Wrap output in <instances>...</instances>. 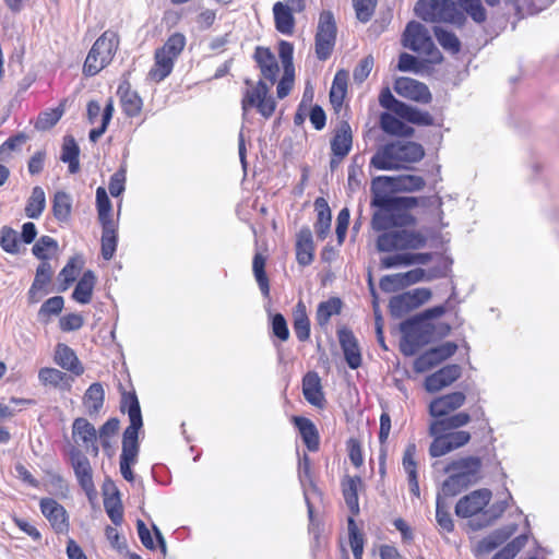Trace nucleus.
I'll list each match as a JSON object with an SVG mask.
<instances>
[{
  "instance_id": "nucleus-16",
  "label": "nucleus",
  "mask_w": 559,
  "mask_h": 559,
  "mask_svg": "<svg viewBox=\"0 0 559 559\" xmlns=\"http://www.w3.org/2000/svg\"><path fill=\"white\" fill-rule=\"evenodd\" d=\"M72 438L76 444L83 445L86 450L91 449L93 455H98L97 431L86 418L79 417L74 419Z\"/></svg>"
},
{
  "instance_id": "nucleus-26",
  "label": "nucleus",
  "mask_w": 559,
  "mask_h": 559,
  "mask_svg": "<svg viewBox=\"0 0 559 559\" xmlns=\"http://www.w3.org/2000/svg\"><path fill=\"white\" fill-rule=\"evenodd\" d=\"M95 285V273L91 270L85 271L74 287L72 299L81 305L90 304L93 298Z\"/></svg>"
},
{
  "instance_id": "nucleus-59",
  "label": "nucleus",
  "mask_w": 559,
  "mask_h": 559,
  "mask_svg": "<svg viewBox=\"0 0 559 559\" xmlns=\"http://www.w3.org/2000/svg\"><path fill=\"white\" fill-rule=\"evenodd\" d=\"M186 46V37L181 33H174L168 37L163 47L158 48L163 53H166L177 60Z\"/></svg>"
},
{
  "instance_id": "nucleus-33",
  "label": "nucleus",
  "mask_w": 559,
  "mask_h": 559,
  "mask_svg": "<svg viewBox=\"0 0 559 559\" xmlns=\"http://www.w3.org/2000/svg\"><path fill=\"white\" fill-rule=\"evenodd\" d=\"M175 61L176 59L157 49L155 51L154 66L148 72L150 79L155 82H160L166 79L171 73Z\"/></svg>"
},
{
  "instance_id": "nucleus-21",
  "label": "nucleus",
  "mask_w": 559,
  "mask_h": 559,
  "mask_svg": "<svg viewBox=\"0 0 559 559\" xmlns=\"http://www.w3.org/2000/svg\"><path fill=\"white\" fill-rule=\"evenodd\" d=\"M70 461L80 486L85 491L93 490V472L87 456L80 450L72 449L70 452Z\"/></svg>"
},
{
  "instance_id": "nucleus-38",
  "label": "nucleus",
  "mask_w": 559,
  "mask_h": 559,
  "mask_svg": "<svg viewBox=\"0 0 559 559\" xmlns=\"http://www.w3.org/2000/svg\"><path fill=\"white\" fill-rule=\"evenodd\" d=\"M516 531V525H508L503 528L497 530L489 536L480 540L478 548L483 552H490L496 549L499 545L504 543L511 535Z\"/></svg>"
},
{
  "instance_id": "nucleus-30",
  "label": "nucleus",
  "mask_w": 559,
  "mask_h": 559,
  "mask_svg": "<svg viewBox=\"0 0 559 559\" xmlns=\"http://www.w3.org/2000/svg\"><path fill=\"white\" fill-rule=\"evenodd\" d=\"M353 144V136L350 127L344 123L335 133L331 141V150L333 155L343 159L350 151Z\"/></svg>"
},
{
  "instance_id": "nucleus-13",
  "label": "nucleus",
  "mask_w": 559,
  "mask_h": 559,
  "mask_svg": "<svg viewBox=\"0 0 559 559\" xmlns=\"http://www.w3.org/2000/svg\"><path fill=\"white\" fill-rule=\"evenodd\" d=\"M466 402L465 393L461 391L451 392L433 399L428 407L431 421H442L457 416L459 411Z\"/></svg>"
},
{
  "instance_id": "nucleus-63",
  "label": "nucleus",
  "mask_w": 559,
  "mask_h": 559,
  "mask_svg": "<svg viewBox=\"0 0 559 559\" xmlns=\"http://www.w3.org/2000/svg\"><path fill=\"white\" fill-rule=\"evenodd\" d=\"M66 378V373L56 368L45 367L38 372V379L44 385L59 386Z\"/></svg>"
},
{
  "instance_id": "nucleus-23",
  "label": "nucleus",
  "mask_w": 559,
  "mask_h": 559,
  "mask_svg": "<svg viewBox=\"0 0 559 559\" xmlns=\"http://www.w3.org/2000/svg\"><path fill=\"white\" fill-rule=\"evenodd\" d=\"M338 340L348 367L357 369L361 365V354L356 337L350 331L341 330Z\"/></svg>"
},
{
  "instance_id": "nucleus-52",
  "label": "nucleus",
  "mask_w": 559,
  "mask_h": 559,
  "mask_svg": "<svg viewBox=\"0 0 559 559\" xmlns=\"http://www.w3.org/2000/svg\"><path fill=\"white\" fill-rule=\"evenodd\" d=\"M104 508L107 515L115 525H120L122 523L123 508L118 491L111 496L105 497Z\"/></svg>"
},
{
  "instance_id": "nucleus-54",
  "label": "nucleus",
  "mask_w": 559,
  "mask_h": 559,
  "mask_svg": "<svg viewBox=\"0 0 559 559\" xmlns=\"http://www.w3.org/2000/svg\"><path fill=\"white\" fill-rule=\"evenodd\" d=\"M123 112L128 117H135L142 110V99L134 91L127 90L120 96Z\"/></svg>"
},
{
  "instance_id": "nucleus-14",
  "label": "nucleus",
  "mask_w": 559,
  "mask_h": 559,
  "mask_svg": "<svg viewBox=\"0 0 559 559\" xmlns=\"http://www.w3.org/2000/svg\"><path fill=\"white\" fill-rule=\"evenodd\" d=\"M456 349L455 343L444 342L418 356L414 361V370L419 373L426 372L453 356Z\"/></svg>"
},
{
  "instance_id": "nucleus-22",
  "label": "nucleus",
  "mask_w": 559,
  "mask_h": 559,
  "mask_svg": "<svg viewBox=\"0 0 559 559\" xmlns=\"http://www.w3.org/2000/svg\"><path fill=\"white\" fill-rule=\"evenodd\" d=\"M302 393L306 401L319 408L324 406L325 400L322 392L321 379L314 371H309L302 379Z\"/></svg>"
},
{
  "instance_id": "nucleus-44",
  "label": "nucleus",
  "mask_w": 559,
  "mask_h": 559,
  "mask_svg": "<svg viewBox=\"0 0 559 559\" xmlns=\"http://www.w3.org/2000/svg\"><path fill=\"white\" fill-rule=\"evenodd\" d=\"M72 209V199L64 191H57L52 201V213L57 221L67 222Z\"/></svg>"
},
{
  "instance_id": "nucleus-4",
  "label": "nucleus",
  "mask_w": 559,
  "mask_h": 559,
  "mask_svg": "<svg viewBox=\"0 0 559 559\" xmlns=\"http://www.w3.org/2000/svg\"><path fill=\"white\" fill-rule=\"evenodd\" d=\"M120 409L127 413L130 425L126 428L122 437V451L120 462L135 464L139 454V431L143 426L141 407L134 392H124L121 396Z\"/></svg>"
},
{
  "instance_id": "nucleus-9",
  "label": "nucleus",
  "mask_w": 559,
  "mask_h": 559,
  "mask_svg": "<svg viewBox=\"0 0 559 559\" xmlns=\"http://www.w3.org/2000/svg\"><path fill=\"white\" fill-rule=\"evenodd\" d=\"M472 417L466 412H461L457 416L447 420L430 421L428 432L433 438L430 447L429 454L432 457H440L453 451L450 442L448 441L444 432L453 429H459L468 425Z\"/></svg>"
},
{
  "instance_id": "nucleus-43",
  "label": "nucleus",
  "mask_w": 559,
  "mask_h": 559,
  "mask_svg": "<svg viewBox=\"0 0 559 559\" xmlns=\"http://www.w3.org/2000/svg\"><path fill=\"white\" fill-rule=\"evenodd\" d=\"M347 73L343 70L337 71L334 76L330 91V100L335 108L343 105L347 92Z\"/></svg>"
},
{
  "instance_id": "nucleus-51",
  "label": "nucleus",
  "mask_w": 559,
  "mask_h": 559,
  "mask_svg": "<svg viewBox=\"0 0 559 559\" xmlns=\"http://www.w3.org/2000/svg\"><path fill=\"white\" fill-rule=\"evenodd\" d=\"M81 265L78 259L72 258L68 261V263L60 271L58 278L60 282L59 290H67L71 284L76 280L80 274Z\"/></svg>"
},
{
  "instance_id": "nucleus-34",
  "label": "nucleus",
  "mask_w": 559,
  "mask_h": 559,
  "mask_svg": "<svg viewBox=\"0 0 559 559\" xmlns=\"http://www.w3.org/2000/svg\"><path fill=\"white\" fill-rule=\"evenodd\" d=\"M361 485L359 476H346L342 480V491L347 507L353 514L359 512L358 487Z\"/></svg>"
},
{
  "instance_id": "nucleus-15",
  "label": "nucleus",
  "mask_w": 559,
  "mask_h": 559,
  "mask_svg": "<svg viewBox=\"0 0 559 559\" xmlns=\"http://www.w3.org/2000/svg\"><path fill=\"white\" fill-rule=\"evenodd\" d=\"M394 91L404 98L428 104L431 100L429 88L421 82L411 78H399L394 82Z\"/></svg>"
},
{
  "instance_id": "nucleus-53",
  "label": "nucleus",
  "mask_w": 559,
  "mask_h": 559,
  "mask_svg": "<svg viewBox=\"0 0 559 559\" xmlns=\"http://www.w3.org/2000/svg\"><path fill=\"white\" fill-rule=\"evenodd\" d=\"M294 332L301 342L307 341L310 336V321L301 304H298V309L294 316Z\"/></svg>"
},
{
  "instance_id": "nucleus-58",
  "label": "nucleus",
  "mask_w": 559,
  "mask_h": 559,
  "mask_svg": "<svg viewBox=\"0 0 559 559\" xmlns=\"http://www.w3.org/2000/svg\"><path fill=\"white\" fill-rule=\"evenodd\" d=\"M264 267H265V259L260 253H257L253 258V263H252L253 274L258 282L261 293L264 296H267L269 292H270V285H269V280L265 274Z\"/></svg>"
},
{
  "instance_id": "nucleus-2",
  "label": "nucleus",
  "mask_w": 559,
  "mask_h": 559,
  "mask_svg": "<svg viewBox=\"0 0 559 559\" xmlns=\"http://www.w3.org/2000/svg\"><path fill=\"white\" fill-rule=\"evenodd\" d=\"M390 180L386 176H380L372 180V201L371 205L379 210L374 212L371 226L376 231H389L395 226H406L414 222L407 210L417 205L418 200L413 197H395L380 193L382 181Z\"/></svg>"
},
{
  "instance_id": "nucleus-61",
  "label": "nucleus",
  "mask_w": 559,
  "mask_h": 559,
  "mask_svg": "<svg viewBox=\"0 0 559 559\" xmlns=\"http://www.w3.org/2000/svg\"><path fill=\"white\" fill-rule=\"evenodd\" d=\"M63 115V108L57 107L50 110H46L37 117V120L35 122V128L37 130H48L52 128L62 117Z\"/></svg>"
},
{
  "instance_id": "nucleus-42",
  "label": "nucleus",
  "mask_w": 559,
  "mask_h": 559,
  "mask_svg": "<svg viewBox=\"0 0 559 559\" xmlns=\"http://www.w3.org/2000/svg\"><path fill=\"white\" fill-rule=\"evenodd\" d=\"M46 207V195L41 187L33 188L25 206V214L29 218H38Z\"/></svg>"
},
{
  "instance_id": "nucleus-39",
  "label": "nucleus",
  "mask_w": 559,
  "mask_h": 559,
  "mask_svg": "<svg viewBox=\"0 0 559 559\" xmlns=\"http://www.w3.org/2000/svg\"><path fill=\"white\" fill-rule=\"evenodd\" d=\"M390 180L382 181L381 186H388L404 191H418L425 187V180L420 176L404 175L396 178L389 177Z\"/></svg>"
},
{
  "instance_id": "nucleus-10",
  "label": "nucleus",
  "mask_w": 559,
  "mask_h": 559,
  "mask_svg": "<svg viewBox=\"0 0 559 559\" xmlns=\"http://www.w3.org/2000/svg\"><path fill=\"white\" fill-rule=\"evenodd\" d=\"M404 47L427 57L430 62H439L442 57L435 46L428 29L419 22L412 21L407 24L403 34Z\"/></svg>"
},
{
  "instance_id": "nucleus-64",
  "label": "nucleus",
  "mask_w": 559,
  "mask_h": 559,
  "mask_svg": "<svg viewBox=\"0 0 559 559\" xmlns=\"http://www.w3.org/2000/svg\"><path fill=\"white\" fill-rule=\"evenodd\" d=\"M26 141L23 133H19L9 138L0 145V162H8L13 151L20 150L21 145Z\"/></svg>"
},
{
  "instance_id": "nucleus-12",
  "label": "nucleus",
  "mask_w": 559,
  "mask_h": 559,
  "mask_svg": "<svg viewBox=\"0 0 559 559\" xmlns=\"http://www.w3.org/2000/svg\"><path fill=\"white\" fill-rule=\"evenodd\" d=\"M336 40V23L331 11H322L319 16L316 34V55L320 60H326Z\"/></svg>"
},
{
  "instance_id": "nucleus-35",
  "label": "nucleus",
  "mask_w": 559,
  "mask_h": 559,
  "mask_svg": "<svg viewBox=\"0 0 559 559\" xmlns=\"http://www.w3.org/2000/svg\"><path fill=\"white\" fill-rule=\"evenodd\" d=\"M102 257L109 261L112 259L118 243L117 223H107L102 225Z\"/></svg>"
},
{
  "instance_id": "nucleus-24",
  "label": "nucleus",
  "mask_w": 559,
  "mask_h": 559,
  "mask_svg": "<svg viewBox=\"0 0 559 559\" xmlns=\"http://www.w3.org/2000/svg\"><path fill=\"white\" fill-rule=\"evenodd\" d=\"M370 166L378 170H392L400 168L394 144L390 143L378 148L370 160Z\"/></svg>"
},
{
  "instance_id": "nucleus-27",
  "label": "nucleus",
  "mask_w": 559,
  "mask_h": 559,
  "mask_svg": "<svg viewBox=\"0 0 559 559\" xmlns=\"http://www.w3.org/2000/svg\"><path fill=\"white\" fill-rule=\"evenodd\" d=\"M293 421L308 450L317 451L319 448V433L314 424L310 419L301 416H294Z\"/></svg>"
},
{
  "instance_id": "nucleus-56",
  "label": "nucleus",
  "mask_w": 559,
  "mask_h": 559,
  "mask_svg": "<svg viewBox=\"0 0 559 559\" xmlns=\"http://www.w3.org/2000/svg\"><path fill=\"white\" fill-rule=\"evenodd\" d=\"M58 249V242L49 237V236H43L40 237L37 242L33 246V254L43 260L47 261L52 253H55Z\"/></svg>"
},
{
  "instance_id": "nucleus-1",
  "label": "nucleus",
  "mask_w": 559,
  "mask_h": 559,
  "mask_svg": "<svg viewBox=\"0 0 559 559\" xmlns=\"http://www.w3.org/2000/svg\"><path fill=\"white\" fill-rule=\"evenodd\" d=\"M254 59L264 80H259L257 84L246 80L248 87L241 100L242 116L246 118L249 110L255 108L263 118L269 119L276 108V103L270 95V87L275 83L280 68L275 56L267 48L257 47Z\"/></svg>"
},
{
  "instance_id": "nucleus-11",
  "label": "nucleus",
  "mask_w": 559,
  "mask_h": 559,
  "mask_svg": "<svg viewBox=\"0 0 559 559\" xmlns=\"http://www.w3.org/2000/svg\"><path fill=\"white\" fill-rule=\"evenodd\" d=\"M491 497L492 493L489 489L474 490L459 499L455 506V514L459 518L473 519L471 521V526L473 527L475 522L481 520V513L488 507Z\"/></svg>"
},
{
  "instance_id": "nucleus-5",
  "label": "nucleus",
  "mask_w": 559,
  "mask_h": 559,
  "mask_svg": "<svg viewBox=\"0 0 559 559\" xmlns=\"http://www.w3.org/2000/svg\"><path fill=\"white\" fill-rule=\"evenodd\" d=\"M415 14L427 22H445L456 26L464 25L465 11L453 0H419Z\"/></svg>"
},
{
  "instance_id": "nucleus-18",
  "label": "nucleus",
  "mask_w": 559,
  "mask_h": 559,
  "mask_svg": "<svg viewBox=\"0 0 559 559\" xmlns=\"http://www.w3.org/2000/svg\"><path fill=\"white\" fill-rule=\"evenodd\" d=\"M40 510L56 533H67L69 519L66 509L51 498L40 500Z\"/></svg>"
},
{
  "instance_id": "nucleus-55",
  "label": "nucleus",
  "mask_w": 559,
  "mask_h": 559,
  "mask_svg": "<svg viewBox=\"0 0 559 559\" xmlns=\"http://www.w3.org/2000/svg\"><path fill=\"white\" fill-rule=\"evenodd\" d=\"M342 302L338 298H330L326 301L320 302L317 309V321L320 325L329 322L332 316L341 311Z\"/></svg>"
},
{
  "instance_id": "nucleus-28",
  "label": "nucleus",
  "mask_w": 559,
  "mask_h": 559,
  "mask_svg": "<svg viewBox=\"0 0 559 559\" xmlns=\"http://www.w3.org/2000/svg\"><path fill=\"white\" fill-rule=\"evenodd\" d=\"M55 361L61 368L71 371L76 376L83 373V367L81 366L73 349H71L68 345H57L55 353Z\"/></svg>"
},
{
  "instance_id": "nucleus-37",
  "label": "nucleus",
  "mask_w": 559,
  "mask_h": 559,
  "mask_svg": "<svg viewBox=\"0 0 559 559\" xmlns=\"http://www.w3.org/2000/svg\"><path fill=\"white\" fill-rule=\"evenodd\" d=\"M396 115L400 118L418 126H430L433 122L429 112L419 110L418 108L405 103L399 105L396 108Z\"/></svg>"
},
{
  "instance_id": "nucleus-50",
  "label": "nucleus",
  "mask_w": 559,
  "mask_h": 559,
  "mask_svg": "<svg viewBox=\"0 0 559 559\" xmlns=\"http://www.w3.org/2000/svg\"><path fill=\"white\" fill-rule=\"evenodd\" d=\"M448 497L441 496L438 491L437 495V506H436V520L438 525L442 531L447 533H451L454 530V523L451 518V514L448 510V504L445 503V499Z\"/></svg>"
},
{
  "instance_id": "nucleus-25",
  "label": "nucleus",
  "mask_w": 559,
  "mask_h": 559,
  "mask_svg": "<svg viewBox=\"0 0 559 559\" xmlns=\"http://www.w3.org/2000/svg\"><path fill=\"white\" fill-rule=\"evenodd\" d=\"M314 246L312 234L309 228H302L297 234L296 240V259L302 265H309L313 261Z\"/></svg>"
},
{
  "instance_id": "nucleus-36",
  "label": "nucleus",
  "mask_w": 559,
  "mask_h": 559,
  "mask_svg": "<svg viewBox=\"0 0 559 559\" xmlns=\"http://www.w3.org/2000/svg\"><path fill=\"white\" fill-rule=\"evenodd\" d=\"M273 14L276 29L285 35H289L294 29L293 10L282 2H276L273 7Z\"/></svg>"
},
{
  "instance_id": "nucleus-45",
  "label": "nucleus",
  "mask_w": 559,
  "mask_h": 559,
  "mask_svg": "<svg viewBox=\"0 0 559 559\" xmlns=\"http://www.w3.org/2000/svg\"><path fill=\"white\" fill-rule=\"evenodd\" d=\"M380 126L385 133L392 135H409L413 132L412 128L389 112L381 115Z\"/></svg>"
},
{
  "instance_id": "nucleus-6",
  "label": "nucleus",
  "mask_w": 559,
  "mask_h": 559,
  "mask_svg": "<svg viewBox=\"0 0 559 559\" xmlns=\"http://www.w3.org/2000/svg\"><path fill=\"white\" fill-rule=\"evenodd\" d=\"M118 46V35L112 31L104 32L87 53L83 66L84 74L93 76L106 68L111 62Z\"/></svg>"
},
{
  "instance_id": "nucleus-20",
  "label": "nucleus",
  "mask_w": 559,
  "mask_h": 559,
  "mask_svg": "<svg viewBox=\"0 0 559 559\" xmlns=\"http://www.w3.org/2000/svg\"><path fill=\"white\" fill-rule=\"evenodd\" d=\"M461 373L462 368L459 365H447L426 378L425 389L430 393L438 392L456 381Z\"/></svg>"
},
{
  "instance_id": "nucleus-17",
  "label": "nucleus",
  "mask_w": 559,
  "mask_h": 559,
  "mask_svg": "<svg viewBox=\"0 0 559 559\" xmlns=\"http://www.w3.org/2000/svg\"><path fill=\"white\" fill-rule=\"evenodd\" d=\"M451 262L447 259H442L440 263L428 270L420 267L413 269L411 271L401 273L403 277L404 287H408L420 282H431L436 278L447 276Z\"/></svg>"
},
{
  "instance_id": "nucleus-8",
  "label": "nucleus",
  "mask_w": 559,
  "mask_h": 559,
  "mask_svg": "<svg viewBox=\"0 0 559 559\" xmlns=\"http://www.w3.org/2000/svg\"><path fill=\"white\" fill-rule=\"evenodd\" d=\"M401 352L405 356H414L420 347L428 344L433 336L435 326L431 322L414 317L401 323Z\"/></svg>"
},
{
  "instance_id": "nucleus-47",
  "label": "nucleus",
  "mask_w": 559,
  "mask_h": 559,
  "mask_svg": "<svg viewBox=\"0 0 559 559\" xmlns=\"http://www.w3.org/2000/svg\"><path fill=\"white\" fill-rule=\"evenodd\" d=\"M489 5H496L499 0H485ZM460 7L468 14L476 23H481L486 20V10L480 0H457Z\"/></svg>"
},
{
  "instance_id": "nucleus-40",
  "label": "nucleus",
  "mask_w": 559,
  "mask_h": 559,
  "mask_svg": "<svg viewBox=\"0 0 559 559\" xmlns=\"http://www.w3.org/2000/svg\"><path fill=\"white\" fill-rule=\"evenodd\" d=\"M80 148L72 136H66L62 144L60 159L68 164L70 174H76L80 169Z\"/></svg>"
},
{
  "instance_id": "nucleus-7",
  "label": "nucleus",
  "mask_w": 559,
  "mask_h": 559,
  "mask_svg": "<svg viewBox=\"0 0 559 559\" xmlns=\"http://www.w3.org/2000/svg\"><path fill=\"white\" fill-rule=\"evenodd\" d=\"M426 236L414 229H391L380 234L376 247L380 252L406 251L421 249L426 246Z\"/></svg>"
},
{
  "instance_id": "nucleus-60",
  "label": "nucleus",
  "mask_w": 559,
  "mask_h": 559,
  "mask_svg": "<svg viewBox=\"0 0 559 559\" xmlns=\"http://www.w3.org/2000/svg\"><path fill=\"white\" fill-rule=\"evenodd\" d=\"M349 545L355 559H362L364 554V536L358 531L353 518L348 519Z\"/></svg>"
},
{
  "instance_id": "nucleus-32",
  "label": "nucleus",
  "mask_w": 559,
  "mask_h": 559,
  "mask_svg": "<svg viewBox=\"0 0 559 559\" xmlns=\"http://www.w3.org/2000/svg\"><path fill=\"white\" fill-rule=\"evenodd\" d=\"M314 207L318 213V219L314 225V230L319 239H325L331 227V210L328 202L323 198H318L314 201Z\"/></svg>"
},
{
  "instance_id": "nucleus-19",
  "label": "nucleus",
  "mask_w": 559,
  "mask_h": 559,
  "mask_svg": "<svg viewBox=\"0 0 559 559\" xmlns=\"http://www.w3.org/2000/svg\"><path fill=\"white\" fill-rule=\"evenodd\" d=\"M394 254L385 255L380 259V265L382 269H395L406 267L411 265H424L427 264L432 253H413L406 251H394Z\"/></svg>"
},
{
  "instance_id": "nucleus-3",
  "label": "nucleus",
  "mask_w": 559,
  "mask_h": 559,
  "mask_svg": "<svg viewBox=\"0 0 559 559\" xmlns=\"http://www.w3.org/2000/svg\"><path fill=\"white\" fill-rule=\"evenodd\" d=\"M481 460L473 455L451 460L443 467L448 476L439 489L440 495L454 497L477 484L481 477Z\"/></svg>"
},
{
  "instance_id": "nucleus-29",
  "label": "nucleus",
  "mask_w": 559,
  "mask_h": 559,
  "mask_svg": "<svg viewBox=\"0 0 559 559\" xmlns=\"http://www.w3.org/2000/svg\"><path fill=\"white\" fill-rule=\"evenodd\" d=\"M509 500H512V496L507 490L504 499L492 503L488 508H485V511L481 513V520L475 522L473 524V528L480 530L492 524L497 519H499L504 513L509 506Z\"/></svg>"
},
{
  "instance_id": "nucleus-62",
  "label": "nucleus",
  "mask_w": 559,
  "mask_h": 559,
  "mask_svg": "<svg viewBox=\"0 0 559 559\" xmlns=\"http://www.w3.org/2000/svg\"><path fill=\"white\" fill-rule=\"evenodd\" d=\"M416 453H417V447L415 442H409L404 451L403 455V468L405 473L407 474L408 478L418 477L417 473V462H416Z\"/></svg>"
},
{
  "instance_id": "nucleus-46",
  "label": "nucleus",
  "mask_w": 559,
  "mask_h": 559,
  "mask_svg": "<svg viewBox=\"0 0 559 559\" xmlns=\"http://www.w3.org/2000/svg\"><path fill=\"white\" fill-rule=\"evenodd\" d=\"M96 207L100 225H106L107 223H116L112 219L111 202L107 195L106 189L103 187H98L96 190Z\"/></svg>"
},
{
  "instance_id": "nucleus-49",
  "label": "nucleus",
  "mask_w": 559,
  "mask_h": 559,
  "mask_svg": "<svg viewBox=\"0 0 559 559\" xmlns=\"http://www.w3.org/2000/svg\"><path fill=\"white\" fill-rule=\"evenodd\" d=\"M389 307L392 316L395 318H402L406 313L417 309L409 294H407L406 292L401 295L392 297Z\"/></svg>"
},
{
  "instance_id": "nucleus-41",
  "label": "nucleus",
  "mask_w": 559,
  "mask_h": 559,
  "mask_svg": "<svg viewBox=\"0 0 559 559\" xmlns=\"http://www.w3.org/2000/svg\"><path fill=\"white\" fill-rule=\"evenodd\" d=\"M105 399L104 388L100 383L95 382L86 390L83 403L88 414H96L103 407Z\"/></svg>"
},
{
  "instance_id": "nucleus-31",
  "label": "nucleus",
  "mask_w": 559,
  "mask_h": 559,
  "mask_svg": "<svg viewBox=\"0 0 559 559\" xmlns=\"http://www.w3.org/2000/svg\"><path fill=\"white\" fill-rule=\"evenodd\" d=\"M393 144L396 148L400 167H402L404 163L419 162L425 155L423 146L418 143L397 141Z\"/></svg>"
},
{
  "instance_id": "nucleus-57",
  "label": "nucleus",
  "mask_w": 559,
  "mask_h": 559,
  "mask_svg": "<svg viewBox=\"0 0 559 559\" xmlns=\"http://www.w3.org/2000/svg\"><path fill=\"white\" fill-rule=\"evenodd\" d=\"M527 539L528 537L526 534H522L515 537L510 543H508L501 550H499L491 559H513L526 545Z\"/></svg>"
},
{
  "instance_id": "nucleus-48",
  "label": "nucleus",
  "mask_w": 559,
  "mask_h": 559,
  "mask_svg": "<svg viewBox=\"0 0 559 559\" xmlns=\"http://www.w3.org/2000/svg\"><path fill=\"white\" fill-rule=\"evenodd\" d=\"M435 36L440 46L448 52L455 55L461 50V41L457 36L440 26L433 28Z\"/></svg>"
}]
</instances>
